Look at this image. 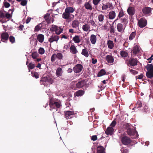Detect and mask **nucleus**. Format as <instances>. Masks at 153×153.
Wrapping results in <instances>:
<instances>
[{
	"mask_svg": "<svg viewBox=\"0 0 153 153\" xmlns=\"http://www.w3.org/2000/svg\"><path fill=\"white\" fill-rule=\"evenodd\" d=\"M123 128L126 130V133L130 136H132L133 138H136L138 136L137 132L133 128L131 124L126 123L123 125Z\"/></svg>",
	"mask_w": 153,
	"mask_h": 153,
	"instance_id": "f257e3e1",
	"label": "nucleus"
},
{
	"mask_svg": "<svg viewBox=\"0 0 153 153\" xmlns=\"http://www.w3.org/2000/svg\"><path fill=\"white\" fill-rule=\"evenodd\" d=\"M49 105L50 107V110L51 111L53 109H56L58 111L57 108H59L61 106V104L60 101H56L54 99H51L50 100Z\"/></svg>",
	"mask_w": 153,
	"mask_h": 153,
	"instance_id": "f03ea898",
	"label": "nucleus"
},
{
	"mask_svg": "<svg viewBox=\"0 0 153 153\" xmlns=\"http://www.w3.org/2000/svg\"><path fill=\"white\" fill-rule=\"evenodd\" d=\"M40 82L41 85L47 86L52 84L53 80L49 76L42 77L41 78Z\"/></svg>",
	"mask_w": 153,
	"mask_h": 153,
	"instance_id": "7ed1b4c3",
	"label": "nucleus"
},
{
	"mask_svg": "<svg viewBox=\"0 0 153 153\" xmlns=\"http://www.w3.org/2000/svg\"><path fill=\"white\" fill-rule=\"evenodd\" d=\"M138 61L136 59L130 58L128 60L127 65L128 66L132 68V67L137 65V64Z\"/></svg>",
	"mask_w": 153,
	"mask_h": 153,
	"instance_id": "20e7f679",
	"label": "nucleus"
},
{
	"mask_svg": "<svg viewBox=\"0 0 153 153\" xmlns=\"http://www.w3.org/2000/svg\"><path fill=\"white\" fill-rule=\"evenodd\" d=\"M147 24V21L144 18H142L139 20L137 22V25L140 28H143L145 27Z\"/></svg>",
	"mask_w": 153,
	"mask_h": 153,
	"instance_id": "39448f33",
	"label": "nucleus"
},
{
	"mask_svg": "<svg viewBox=\"0 0 153 153\" xmlns=\"http://www.w3.org/2000/svg\"><path fill=\"white\" fill-rule=\"evenodd\" d=\"M121 141L123 144L125 145H128L131 142L130 138L126 136L122 137Z\"/></svg>",
	"mask_w": 153,
	"mask_h": 153,
	"instance_id": "423d86ee",
	"label": "nucleus"
},
{
	"mask_svg": "<svg viewBox=\"0 0 153 153\" xmlns=\"http://www.w3.org/2000/svg\"><path fill=\"white\" fill-rule=\"evenodd\" d=\"M83 66L80 64L76 65L73 68L74 72L75 73H79L83 69Z\"/></svg>",
	"mask_w": 153,
	"mask_h": 153,
	"instance_id": "0eeeda50",
	"label": "nucleus"
},
{
	"mask_svg": "<svg viewBox=\"0 0 153 153\" xmlns=\"http://www.w3.org/2000/svg\"><path fill=\"white\" fill-rule=\"evenodd\" d=\"M44 18L47 24H50L51 22H53V19L50 16V14L48 13H47L44 15Z\"/></svg>",
	"mask_w": 153,
	"mask_h": 153,
	"instance_id": "6e6552de",
	"label": "nucleus"
},
{
	"mask_svg": "<svg viewBox=\"0 0 153 153\" xmlns=\"http://www.w3.org/2000/svg\"><path fill=\"white\" fill-rule=\"evenodd\" d=\"M3 10L4 11V10ZM5 18L7 19V20L5 22L8 21L10 18V14L6 13L4 11H1V10L0 11V21H1V18L3 19Z\"/></svg>",
	"mask_w": 153,
	"mask_h": 153,
	"instance_id": "1a4fd4ad",
	"label": "nucleus"
},
{
	"mask_svg": "<svg viewBox=\"0 0 153 153\" xmlns=\"http://www.w3.org/2000/svg\"><path fill=\"white\" fill-rule=\"evenodd\" d=\"M59 39V36H58L55 35H53L48 39V41L51 43L53 42H57L58 40Z\"/></svg>",
	"mask_w": 153,
	"mask_h": 153,
	"instance_id": "9d476101",
	"label": "nucleus"
},
{
	"mask_svg": "<svg viewBox=\"0 0 153 153\" xmlns=\"http://www.w3.org/2000/svg\"><path fill=\"white\" fill-rule=\"evenodd\" d=\"M74 10H65V12L62 14V17L65 19H68L70 17V13L73 12Z\"/></svg>",
	"mask_w": 153,
	"mask_h": 153,
	"instance_id": "9b49d317",
	"label": "nucleus"
},
{
	"mask_svg": "<svg viewBox=\"0 0 153 153\" xmlns=\"http://www.w3.org/2000/svg\"><path fill=\"white\" fill-rule=\"evenodd\" d=\"M9 37V35L7 32H3L1 35V39L2 42H5L7 41Z\"/></svg>",
	"mask_w": 153,
	"mask_h": 153,
	"instance_id": "f8f14e48",
	"label": "nucleus"
},
{
	"mask_svg": "<svg viewBox=\"0 0 153 153\" xmlns=\"http://www.w3.org/2000/svg\"><path fill=\"white\" fill-rule=\"evenodd\" d=\"M74 114V112L71 111H67L65 112V118L66 119H70L72 117Z\"/></svg>",
	"mask_w": 153,
	"mask_h": 153,
	"instance_id": "ddd939ff",
	"label": "nucleus"
},
{
	"mask_svg": "<svg viewBox=\"0 0 153 153\" xmlns=\"http://www.w3.org/2000/svg\"><path fill=\"white\" fill-rule=\"evenodd\" d=\"M117 27L118 31L121 33L124 32L126 27L124 26L123 27V25L121 23H118L117 25Z\"/></svg>",
	"mask_w": 153,
	"mask_h": 153,
	"instance_id": "4468645a",
	"label": "nucleus"
},
{
	"mask_svg": "<svg viewBox=\"0 0 153 153\" xmlns=\"http://www.w3.org/2000/svg\"><path fill=\"white\" fill-rule=\"evenodd\" d=\"M105 59L108 63L110 64L113 63L114 62V57L112 55H107L105 57Z\"/></svg>",
	"mask_w": 153,
	"mask_h": 153,
	"instance_id": "2eb2a0df",
	"label": "nucleus"
},
{
	"mask_svg": "<svg viewBox=\"0 0 153 153\" xmlns=\"http://www.w3.org/2000/svg\"><path fill=\"white\" fill-rule=\"evenodd\" d=\"M114 131V129L112 127H108L106 131H105V133L107 135H112Z\"/></svg>",
	"mask_w": 153,
	"mask_h": 153,
	"instance_id": "dca6fc26",
	"label": "nucleus"
},
{
	"mask_svg": "<svg viewBox=\"0 0 153 153\" xmlns=\"http://www.w3.org/2000/svg\"><path fill=\"white\" fill-rule=\"evenodd\" d=\"M85 84V82L84 80L79 81L76 84V87L79 88H81L84 86Z\"/></svg>",
	"mask_w": 153,
	"mask_h": 153,
	"instance_id": "f3484780",
	"label": "nucleus"
},
{
	"mask_svg": "<svg viewBox=\"0 0 153 153\" xmlns=\"http://www.w3.org/2000/svg\"><path fill=\"white\" fill-rule=\"evenodd\" d=\"M53 28L54 30L55 31L56 33L58 35L60 34L63 30V29L55 25L54 26Z\"/></svg>",
	"mask_w": 153,
	"mask_h": 153,
	"instance_id": "a211bd4d",
	"label": "nucleus"
},
{
	"mask_svg": "<svg viewBox=\"0 0 153 153\" xmlns=\"http://www.w3.org/2000/svg\"><path fill=\"white\" fill-rule=\"evenodd\" d=\"M43 25L44 23L43 22H41L38 24L35 27L34 31L36 32L41 30L42 27H43Z\"/></svg>",
	"mask_w": 153,
	"mask_h": 153,
	"instance_id": "6ab92c4d",
	"label": "nucleus"
},
{
	"mask_svg": "<svg viewBox=\"0 0 153 153\" xmlns=\"http://www.w3.org/2000/svg\"><path fill=\"white\" fill-rule=\"evenodd\" d=\"M70 52L73 54H76L78 52L76 47L74 45H72L70 48Z\"/></svg>",
	"mask_w": 153,
	"mask_h": 153,
	"instance_id": "aec40b11",
	"label": "nucleus"
},
{
	"mask_svg": "<svg viewBox=\"0 0 153 153\" xmlns=\"http://www.w3.org/2000/svg\"><path fill=\"white\" fill-rule=\"evenodd\" d=\"M102 8V10H105L108 8L112 9L113 8V6L110 3H108L106 4H103Z\"/></svg>",
	"mask_w": 153,
	"mask_h": 153,
	"instance_id": "412c9836",
	"label": "nucleus"
},
{
	"mask_svg": "<svg viewBox=\"0 0 153 153\" xmlns=\"http://www.w3.org/2000/svg\"><path fill=\"white\" fill-rule=\"evenodd\" d=\"M97 153H105V149L101 146H99L97 149Z\"/></svg>",
	"mask_w": 153,
	"mask_h": 153,
	"instance_id": "4be33fe9",
	"label": "nucleus"
},
{
	"mask_svg": "<svg viewBox=\"0 0 153 153\" xmlns=\"http://www.w3.org/2000/svg\"><path fill=\"white\" fill-rule=\"evenodd\" d=\"M97 37L94 34H92L90 36V41L91 43L93 45L95 44L97 41Z\"/></svg>",
	"mask_w": 153,
	"mask_h": 153,
	"instance_id": "5701e85b",
	"label": "nucleus"
},
{
	"mask_svg": "<svg viewBox=\"0 0 153 153\" xmlns=\"http://www.w3.org/2000/svg\"><path fill=\"white\" fill-rule=\"evenodd\" d=\"M63 71L62 69L61 68H58L56 71V74L58 76H60L62 75Z\"/></svg>",
	"mask_w": 153,
	"mask_h": 153,
	"instance_id": "b1692460",
	"label": "nucleus"
},
{
	"mask_svg": "<svg viewBox=\"0 0 153 153\" xmlns=\"http://www.w3.org/2000/svg\"><path fill=\"white\" fill-rule=\"evenodd\" d=\"M37 39L40 43H42L44 39V36L42 34H38L37 36Z\"/></svg>",
	"mask_w": 153,
	"mask_h": 153,
	"instance_id": "393cba45",
	"label": "nucleus"
},
{
	"mask_svg": "<svg viewBox=\"0 0 153 153\" xmlns=\"http://www.w3.org/2000/svg\"><path fill=\"white\" fill-rule=\"evenodd\" d=\"M85 93L84 91L82 90H79L76 91L74 94L76 96L79 97L82 96Z\"/></svg>",
	"mask_w": 153,
	"mask_h": 153,
	"instance_id": "a878e982",
	"label": "nucleus"
},
{
	"mask_svg": "<svg viewBox=\"0 0 153 153\" xmlns=\"http://www.w3.org/2000/svg\"><path fill=\"white\" fill-rule=\"evenodd\" d=\"M107 45L109 49H112L114 47V44L113 41L110 40L107 41Z\"/></svg>",
	"mask_w": 153,
	"mask_h": 153,
	"instance_id": "bb28decb",
	"label": "nucleus"
},
{
	"mask_svg": "<svg viewBox=\"0 0 153 153\" xmlns=\"http://www.w3.org/2000/svg\"><path fill=\"white\" fill-rule=\"evenodd\" d=\"M81 54L86 57H88L89 56V53L88 50L86 48L82 49Z\"/></svg>",
	"mask_w": 153,
	"mask_h": 153,
	"instance_id": "cd10ccee",
	"label": "nucleus"
},
{
	"mask_svg": "<svg viewBox=\"0 0 153 153\" xmlns=\"http://www.w3.org/2000/svg\"><path fill=\"white\" fill-rule=\"evenodd\" d=\"M132 51L135 55L138 53L140 51V49L138 46L137 45L134 46L133 48Z\"/></svg>",
	"mask_w": 153,
	"mask_h": 153,
	"instance_id": "c85d7f7f",
	"label": "nucleus"
},
{
	"mask_svg": "<svg viewBox=\"0 0 153 153\" xmlns=\"http://www.w3.org/2000/svg\"><path fill=\"white\" fill-rule=\"evenodd\" d=\"M82 28L84 31L87 32L89 30L90 26L88 24H85V25H83Z\"/></svg>",
	"mask_w": 153,
	"mask_h": 153,
	"instance_id": "c756f323",
	"label": "nucleus"
},
{
	"mask_svg": "<svg viewBox=\"0 0 153 153\" xmlns=\"http://www.w3.org/2000/svg\"><path fill=\"white\" fill-rule=\"evenodd\" d=\"M121 22L123 24L124 26L126 27L128 22L127 19L126 18H122L121 19Z\"/></svg>",
	"mask_w": 153,
	"mask_h": 153,
	"instance_id": "7c9ffc66",
	"label": "nucleus"
},
{
	"mask_svg": "<svg viewBox=\"0 0 153 153\" xmlns=\"http://www.w3.org/2000/svg\"><path fill=\"white\" fill-rule=\"evenodd\" d=\"M79 25V22L78 21L74 20L72 23V27L74 28H76Z\"/></svg>",
	"mask_w": 153,
	"mask_h": 153,
	"instance_id": "2f4dec72",
	"label": "nucleus"
},
{
	"mask_svg": "<svg viewBox=\"0 0 153 153\" xmlns=\"http://www.w3.org/2000/svg\"><path fill=\"white\" fill-rule=\"evenodd\" d=\"M106 74V72L104 69H102L98 73L97 76L98 77L101 76Z\"/></svg>",
	"mask_w": 153,
	"mask_h": 153,
	"instance_id": "473e14b6",
	"label": "nucleus"
},
{
	"mask_svg": "<svg viewBox=\"0 0 153 153\" xmlns=\"http://www.w3.org/2000/svg\"><path fill=\"white\" fill-rule=\"evenodd\" d=\"M73 40L75 43H79L80 42L79 37L78 35H76L73 38Z\"/></svg>",
	"mask_w": 153,
	"mask_h": 153,
	"instance_id": "72a5a7b5",
	"label": "nucleus"
},
{
	"mask_svg": "<svg viewBox=\"0 0 153 153\" xmlns=\"http://www.w3.org/2000/svg\"><path fill=\"white\" fill-rule=\"evenodd\" d=\"M146 68L148 71L153 72V65L152 64H148Z\"/></svg>",
	"mask_w": 153,
	"mask_h": 153,
	"instance_id": "f704fd0d",
	"label": "nucleus"
},
{
	"mask_svg": "<svg viewBox=\"0 0 153 153\" xmlns=\"http://www.w3.org/2000/svg\"><path fill=\"white\" fill-rule=\"evenodd\" d=\"M84 5L85 8L87 9L92 10V9L91 4L89 2H86Z\"/></svg>",
	"mask_w": 153,
	"mask_h": 153,
	"instance_id": "c9c22d12",
	"label": "nucleus"
},
{
	"mask_svg": "<svg viewBox=\"0 0 153 153\" xmlns=\"http://www.w3.org/2000/svg\"><path fill=\"white\" fill-rule=\"evenodd\" d=\"M144 16H146L150 15L151 13V10H142Z\"/></svg>",
	"mask_w": 153,
	"mask_h": 153,
	"instance_id": "e433bc0d",
	"label": "nucleus"
},
{
	"mask_svg": "<svg viewBox=\"0 0 153 153\" xmlns=\"http://www.w3.org/2000/svg\"><path fill=\"white\" fill-rule=\"evenodd\" d=\"M115 16V13L114 11L110 12L109 14V18L110 19H114Z\"/></svg>",
	"mask_w": 153,
	"mask_h": 153,
	"instance_id": "4c0bfd02",
	"label": "nucleus"
},
{
	"mask_svg": "<svg viewBox=\"0 0 153 153\" xmlns=\"http://www.w3.org/2000/svg\"><path fill=\"white\" fill-rule=\"evenodd\" d=\"M146 75L148 78L151 79L153 77V72L148 71L146 73Z\"/></svg>",
	"mask_w": 153,
	"mask_h": 153,
	"instance_id": "58836bf2",
	"label": "nucleus"
},
{
	"mask_svg": "<svg viewBox=\"0 0 153 153\" xmlns=\"http://www.w3.org/2000/svg\"><path fill=\"white\" fill-rule=\"evenodd\" d=\"M120 55L123 58H126L127 57L128 53L127 52L122 51H120Z\"/></svg>",
	"mask_w": 153,
	"mask_h": 153,
	"instance_id": "ea45409f",
	"label": "nucleus"
},
{
	"mask_svg": "<svg viewBox=\"0 0 153 153\" xmlns=\"http://www.w3.org/2000/svg\"><path fill=\"white\" fill-rule=\"evenodd\" d=\"M136 34L135 32H132L129 35V39L130 41L133 40L135 37Z\"/></svg>",
	"mask_w": 153,
	"mask_h": 153,
	"instance_id": "a19ab883",
	"label": "nucleus"
},
{
	"mask_svg": "<svg viewBox=\"0 0 153 153\" xmlns=\"http://www.w3.org/2000/svg\"><path fill=\"white\" fill-rule=\"evenodd\" d=\"M114 23H113L112 25H110V32L111 33H115V27L113 25Z\"/></svg>",
	"mask_w": 153,
	"mask_h": 153,
	"instance_id": "79ce46f5",
	"label": "nucleus"
},
{
	"mask_svg": "<svg viewBox=\"0 0 153 153\" xmlns=\"http://www.w3.org/2000/svg\"><path fill=\"white\" fill-rule=\"evenodd\" d=\"M27 67L29 70L30 69H32L35 68V65L34 64L30 62L27 65Z\"/></svg>",
	"mask_w": 153,
	"mask_h": 153,
	"instance_id": "37998d69",
	"label": "nucleus"
},
{
	"mask_svg": "<svg viewBox=\"0 0 153 153\" xmlns=\"http://www.w3.org/2000/svg\"><path fill=\"white\" fill-rule=\"evenodd\" d=\"M56 58L59 60L62 59L63 58L62 54L60 53H58L56 54Z\"/></svg>",
	"mask_w": 153,
	"mask_h": 153,
	"instance_id": "c03bdc74",
	"label": "nucleus"
},
{
	"mask_svg": "<svg viewBox=\"0 0 153 153\" xmlns=\"http://www.w3.org/2000/svg\"><path fill=\"white\" fill-rule=\"evenodd\" d=\"M142 106V104L141 101L138 100L137 101V103L136 105V106L135 108H140Z\"/></svg>",
	"mask_w": 153,
	"mask_h": 153,
	"instance_id": "a18cd8bd",
	"label": "nucleus"
},
{
	"mask_svg": "<svg viewBox=\"0 0 153 153\" xmlns=\"http://www.w3.org/2000/svg\"><path fill=\"white\" fill-rule=\"evenodd\" d=\"M37 52H34L32 54V57L33 59H36L38 56Z\"/></svg>",
	"mask_w": 153,
	"mask_h": 153,
	"instance_id": "49530a36",
	"label": "nucleus"
},
{
	"mask_svg": "<svg viewBox=\"0 0 153 153\" xmlns=\"http://www.w3.org/2000/svg\"><path fill=\"white\" fill-rule=\"evenodd\" d=\"M56 58V54L55 53L53 54L51 57V62H54Z\"/></svg>",
	"mask_w": 153,
	"mask_h": 153,
	"instance_id": "de8ad7c7",
	"label": "nucleus"
},
{
	"mask_svg": "<svg viewBox=\"0 0 153 153\" xmlns=\"http://www.w3.org/2000/svg\"><path fill=\"white\" fill-rule=\"evenodd\" d=\"M39 53L40 54L42 55L43 54L45 53V50L43 48H40L38 50Z\"/></svg>",
	"mask_w": 153,
	"mask_h": 153,
	"instance_id": "09e8293b",
	"label": "nucleus"
},
{
	"mask_svg": "<svg viewBox=\"0 0 153 153\" xmlns=\"http://www.w3.org/2000/svg\"><path fill=\"white\" fill-rule=\"evenodd\" d=\"M128 14L131 16L133 15L135 13L134 10H127Z\"/></svg>",
	"mask_w": 153,
	"mask_h": 153,
	"instance_id": "8fccbe9b",
	"label": "nucleus"
},
{
	"mask_svg": "<svg viewBox=\"0 0 153 153\" xmlns=\"http://www.w3.org/2000/svg\"><path fill=\"white\" fill-rule=\"evenodd\" d=\"M129 70L130 73L133 74L134 75L137 74L138 73L137 71L133 69H131L130 68H129Z\"/></svg>",
	"mask_w": 153,
	"mask_h": 153,
	"instance_id": "3c124183",
	"label": "nucleus"
},
{
	"mask_svg": "<svg viewBox=\"0 0 153 153\" xmlns=\"http://www.w3.org/2000/svg\"><path fill=\"white\" fill-rule=\"evenodd\" d=\"M104 16L102 15H99L98 16V20L100 22H102L104 20Z\"/></svg>",
	"mask_w": 153,
	"mask_h": 153,
	"instance_id": "603ef678",
	"label": "nucleus"
},
{
	"mask_svg": "<svg viewBox=\"0 0 153 153\" xmlns=\"http://www.w3.org/2000/svg\"><path fill=\"white\" fill-rule=\"evenodd\" d=\"M121 151L122 153H128L129 152V151L128 149H125L124 148H122L121 149Z\"/></svg>",
	"mask_w": 153,
	"mask_h": 153,
	"instance_id": "864d4df0",
	"label": "nucleus"
},
{
	"mask_svg": "<svg viewBox=\"0 0 153 153\" xmlns=\"http://www.w3.org/2000/svg\"><path fill=\"white\" fill-rule=\"evenodd\" d=\"M125 15V13L123 10H120L119 13L118 17L120 18L123 17Z\"/></svg>",
	"mask_w": 153,
	"mask_h": 153,
	"instance_id": "5fc2aeb1",
	"label": "nucleus"
},
{
	"mask_svg": "<svg viewBox=\"0 0 153 153\" xmlns=\"http://www.w3.org/2000/svg\"><path fill=\"white\" fill-rule=\"evenodd\" d=\"M116 125V122L115 120H114L110 124L109 127L113 128Z\"/></svg>",
	"mask_w": 153,
	"mask_h": 153,
	"instance_id": "6e6d98bb",
	"label": "nucleus"
},
{
	"mask_svg": "<svg viewBox=\"0 0 153 153\" xmlns=\"http://www.w3.org/2000/svg\"><path fill=\"white\" fill-rule=\"evenodd\" d=\"M110 25L111 24H110L108 22H107L105 24V25L104 26V28L106 30H108L109 28H108V27L110 26Z\"/></svg>",
	"mask_w": 153,
	"mask_h": 153,
	"instance_id": "4d7b16f0",
	"label": "nucleus"
},
{
	"mask_svg": "<svg viewBox=\"0 0 153 153\" xmlns=\"http://www.w3.org/2000/svg\"><path fill=\"white\" fill-rule=\"evenodd\" d=\"M9 1H10V0H7ZM5 0H4L5 1ZM4 6L6 7V8H7L9 7L10 6V4L9 3L7 2V1H4Z\"/></svg>",
	"mask_w": 153,
	"mask_h": 153,
	"instance_id": "13d9d810",
	"label": "nucleus"
},
{
	"mask_svg": "<svg viewBox=\"0 0 153 153\" xmlns=\"http://www.w3.org/2000/svg\"><path fill=\"white\" fill-rule=\"evenodd\" d=\"M10 42L12 43H13L15 42V38L13 36H10Z\"/></svg>",
	"mask_w": 153,
	"mask_h": 153,
	"instance_id": "bf43d9fd",
	"label": "nucleus"
},
{
	"mask_svg": "<svg viewBox=\"0 0 153 153\" xmlns=\"http://www.w3.org/2000/svg\"><path fill=\"white\" fill-rule=\"evenodd\" d=\"M27 2V0H22L21 2V4L22 6H25V5Z\"/></svg>",
	"mask_w": 153,
	"mask_h": 153,
	"instance_id": "052dcab7",
	"label": "nucleus"
},
{
	"mask_svg": "<svg viewBox=\"0 0 153 153\" xmlns=\"http://www.w3.org/2000/svg\"><path fill=\"white\" fill-rule=\"evenodd\" d=\"M100 0H93V2L94 5H96L98 4Z\"/></svg>",
	"mask_w": 153,
	"mask_h": 153,
	"instance_id": "680f3d73",
	"label": "nucleus"
},
{
	"mask_svg": "<svg viewBox=\"0 0 153 153\" xmlns=\"http://www.w3.org/2000/svg\"><path fill=\"white\" fill-rule=\"evenodd\" d=\"M143 74H141L138 76H136V79H142L143 78Z\"/></svg>",
	"mask_w": 153,
	"mask_h": 153,
	"instance_id": "e2e57ef3",
	"label": "nucleus"
},
{
	"mask_svg": "<svg viewBox=\"0 0 153 153\" xmlns=\"http://www.w3.org/2000/svg\"><path fill=\"white\" fill-rule=\"evenodd\" d=\"M91 139L94 141L97 140V136L95 135L92 136L91 138Z\"/></svg>",
	"mask_w": 153,
	"mask_h": 153,
	"instance_id": "0e129e2a",
	"label": "nucleus"
},
{
	"mask_svg": "<svg viewBox=\"0 0 153 153\" xmlns=\"http://www.w3.org/2000/svg\"><path fill=\"white\" fill-rule=\"evenodd\" d=\"M39 74L36 72H35L33 74V76L35 77L36 79L38 78L39 77Z\"/></svg>",
	"mask_w": 153,
	"mask_h": 153,
	"instance_id": "69168bd1",
	"label": "nucleus"
},
{
	"mask_svg": "<svg viewBox=\"0 0 153 153\" xmlns=\"http://www.w3.org/2000/svg\"><path fill=\"white\" fill-rule=\"evenodd\" d=\"M97 62V60L96 59H94V58H92L91 62L93 64H95Z\"/></svg>",
	"mask_w": 153,
	"mask_h": 153,
	"instance_id": "338daca9",
	"label": "nucleus"
},
{
	"mask_svg": "<svg viewBox=\"0 0 153 153\" xmlns=\"http://www.w3.org/2000/svg\"><path fill=\"white\" fill-rule=\"evenodd\" d=\"M89 23H90L91 24L92 26H95L96 24H95L93 20H90L89 21Z\"/></svg>",
	"mask_w": 153,
	"mask_h": 153,
	"instance_id": "774afa93",
	"label": "nucleus"
}]
</instances>
